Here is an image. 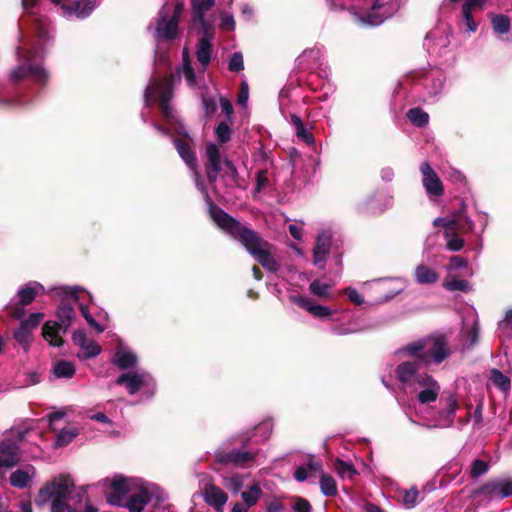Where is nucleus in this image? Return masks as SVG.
<instances>
[{"mask_svg":"<svg viewBox=\"0 0 512 512\" xmlns=\"http://www.w3.org/2000/svg\"><path fill=\"white\" fill-rule=\"evenodd\" d=\"M108 503L127 508L129 512H142L148 503L154 506L167 500L166 492L158 485L140 478L115 475L110 481Z\"/></svg>","mask_w":512,"mask_h":512,"instance_id":"20e7f679","label":"nucleus"},{"mask_svg":"<svg viewBox=\"0 0 512 512\" xmlns=\"http://www.w3.org/2000/svg\"><path fill=\"white\" fill-rule=\"evenodd\" d=\"M272 432V424L270 422H262L255 428V437H259L255 441L259 443L265 442Z\"/></svg>","mask_w":512,"mask_h":512,"instance_id":"8fccbe9b","label":"nucleus"},{"mask_svg":"<svg viewBox=\"0 0 512 512\" xmlns=\"http://www.w3.org/2000/svg\"><path fill=\"white\" fill-rule=\"evenodd\" d=\"M177 74L179 77L185 78V80L190 88L196 87V85H197L196 74H195L193 67L191 66L189 53H188L187 49H184V51H183L182 64L177 69Z\"/></svg>","mask_w":512,"mask_h":512,"instance_id":"c85d7f7f","label":"nucleus"},{"mask_svg":"<svg viewBox=\"0 0 512 512\" xmlns=\"http://www.w3.org/2000/svg\"><path fill=\"white\" fill-rule=\"evenodd\" d=\"M420 172L423 177V187L425 188L427 194L435 197L443 195V185L439 177L437 176V174L435 173V171L432 169L428 162L421 163Z\"/></svg>","mask_w":512,"mask_h":512,"instance_id":"412c9836","label":"nucleus"},{"mask_svg":"<svg viewBox=\"0 0 512 512\" xmlns=\"http://www.w3.org/2000/svg\"><path fill=\"white\" fill-rule=\"evenodd\" d=\"M490 381L493 383L495 387H497L503 393H508L510 390V379L506 375H504L498 369H492L490 372Z\"/></svg>","mask_w":512,"mask_h":512,"instance_id":"58836bf2","label":"nucleus"},{"mask_svg":"<svg viewBox=\"0 0 512 512\" xmlns=\"http://www.w3.org/2000/svg\"><path fill=\"white\" fill-rule=\"evenodd\" d=\"M201 32L203 36L197 43L196 58L205 70L211 61L213 28H201Z\"/></svg>","mask_w":512,"mask_h":512,"instance_id":"4be33fe9","label":"nucleus"},{"mask_svg":"<svg viewBox=\"0 0 512 512\" xmlns=\"http://www.w3.org/2000/svg\"><path fill=\"white\" fill-rule=\"evenodd\" d=\"M293 510L295 512H311L312 507L308 500L299 497L293 505Z\"/></svg>","mask_w":512,"mask_h":512,"instance_id":"69168bd1","label":"nucleus"},{"mask_svg":"<svg viewBox=\"0 0 512 512\" xmlns=\"http://www.w3.org/2000/svg\"><path fill=\"white\" fill-rule=\"evenodd\" d=\"M74 482L70 475H59L50 482H47L38 493L36 503L43 505L51 502V512H69L71 509L64 502L65 499L70 497L74 490Z\"/></svg>","mask_w":512,"mask_h":512,"instance_id":"9b49d317","label":"nucleus"},{"mask_svg":"<svg viewBox=\"0 0 512 512\" xmlns=\"http://www.w3.org/2000/svg\"><path fill=\"white\" fill-rule=\"evenodd\" d=\"M289 123L293 126L298 139L307 145H314L315 138L312 133L305 127L302 119L296 114H290Z\"/></svg>","mask_w":512,"mask_h":512,"instance_id":"c756f323","label":"nucleus"},{"mask_svg":"<svg viewBox=\"0 0 512 512\" xmlns=\"http://www.w3.org/2000/svg\"><path fill=\"white\" fill-rule=\"evenodd\" d=\"M190 2L193 23L200 28H212L205 14L215 6V0H190Z\"/></svg>","mask_w":512,"mask_h":512,"instance_id":"b1692460","label":"nucleus"},{"mask_svg":"<svg viewBox=\"0 0 512 512\" xmlns=\"http://www.w3.org/2000/svg\"><path fill=\"white\" fill-rule=\"evenodd\" d=\"M89 339H87L86 333L83 330H76L72 335V341L75 345L82 348Z\"/></svg>","mask_w":512,"mask_h":512,"instance_id":"774afa93","label":"nucleus"},{"mask_svg":"<svg viewBox=\"0 0 512 512\" xmlns=\"http://www.w3.org/2000/svg\"><path fill=\"white\" fill-rule=\"evenodd\" d=\"M331 286L319 279L313 280L309 285V291L311 294L318 298L331 299L332 295L330 292Z\"/></svg>","mask_w":512,"mask_h":512,"instance_id":"ea45409f","label":"nucleus"},{"mask_svg":"<svg viewBox=\"0 0 512 512\" xmlns=\"http://www.w3.org/2000/svg\"><path fill=\"white\" fill-rule=\"evenodd\" d=\"M330 9H344L347 6V0H327ZM349 7L358 21L367 26H379L391 13L387 11L383 0H351Z\"/></svg>","mask_w":512,"mask_h":512,"instance_id":"1a4fd4ad","label":"nucleus"},{"mask_svg":"<svg viewBox=\"0 0 512 512\" xmlns=\"http://www.w3.org/2000/svg\"><path fill=\"white\" fill-rule=\"evenodd\" d=\"M408 120L417 127H425L429 122V115L423 109L416 107L408 110Z\"/></svg>","mask_w":512,"mask_h":512,"instance_id":"4c0bfd02","label":"nucleus"},{"mask_svg":"<svg viewBox=\"0 0 512 512\" xmlns=\"http://www.w3.org/2000/svg\"><path fill=\"white\" fill-rule=\"evenodd\" d=\"M321 493L326 497H334L338 493L336 480L327 473H322L319 479Z\"/></svg>","mask_w":512,"mask_h":512,"instance_id":"72a5a7b5","label":"nucleus"},{"mask_svg":"<svg viewBox=\"0 0 512 512\" xmlns=\"http://www.w3.org/2000/svg\"><path fill=\"white\" fill-rule=\"evenodd\" d=\"M468 262L464 257L461 256H453L450 258L448 270H459L467 267Z\"/></svg>","mask_w":512,"mask_h":512,"instance_id":"680f3d73","label":"nucleus"},{"mask_svg":"<svg viewBox=\"0 0 512 512\" xmlns=\"http://www.w3.org/2000/svg\"><path fill=\"white\" fill-rule=\"evenodd\" d=\"M478 494L489 501L510 497L512 496V477L491 479L479 489Z\"/></svg>","mask_w":512,"mask_h":512,"instance_id":"dca6fc26","label":"nucleus"},{"mask_svg":"<svg viewBox=\"0 0 512 512\" xmlns=\"http://www.w3.org/2000/svg\"><path fill=\"white\" fill-rule=\"evenodd\" d=\"M79 435L76 427H68L62 429L56 436L55 447H64L71 443Z\"/></svg>","mask_w":512,"mask_h":512,"instance_id":"e433bc0d","label":"nucleus"},{"mask_svg":"<svg viewBox=\"0 0 512 512\" xmlns=\"http://www.w3.org/2000/svg\"><path fill=\"white\" fill-rule=\"evenodd\" d=\"M20 460L19 446L10 441L4 440L0 444V468H11Z\"/></svg>","mask_w":512,"mask_h":512,"instance_id":"393cba45","label":"nucleus"},{"mask_svg":"<svg viewBox=\"0 0 512 512\" xmlns=\"http://www.w3.org/2000/svg\"><path fill=\"white\" fill-rule=\"evenodd\" d=\"M37 30V43H26L16 47L18 64L10 71L9 78L12 82L28 79L31 82L44 87L49 81V72L43 66L45 51L43 45L51 38V32L43 20L35 18Z\"/></svg>","mask_w":512,"mask_h":512,"instance_id":"39448f33","label":"nucleus"},{"mask_svg":"<svg viewBox=\"0 0 512 512\" xmlns=\"http://www.w3.org/2000/svg\"><path fill=\"white\" fill-rule=\"evenodd\" d=\"M36 471L33 466H28L24 469H17L13 471L9 477L11 486L17 489H24L29 486L32 479L35 477Z\"/></svg>","mask_w":512,"mask_h":512,"instance_id":"cd10ccee","label":"nucleus"},{"mask_svg":"<svg viewBox=\"0 0 512 512\" xmlns=\"http://www.w3.org/2000/svg\"><path fill=\"white\" fill-rule=\"evenodd\" d=\"M81 349L85 359L96 357L101 353V347L93 340H88Z\"/></svg>","mask_w":512,"mask_h":512,"instance_id":"864d4df0","label":"nucleus"},{"mask_svg":"<svg viewBox=\"0 0 512 512\" xmlns=\"http://www.w3.org/2000/svg\"><path fill=\"white\" fill-rule=\"evenodd\" d=\"M13 337L25 352L29 351L32 341V331L28 330L22 325H19V327L13 333Z\"/></svg>","mask_w":512,"mask_h":512,"instance_id":"a19ab883","label":"nucleus"},{"mask_svg":"<svg viewBox=\"0 0 512 512\" xmlns=\"http://www.w3.org/2000/svg\"><path fill=\"white\" fill-rule=\"evenodd\" d=\"M446 225L463 234L473 232L475 228L474 222L466 214V207L463 203L461 208L453 214L451 221L446 222Z\"/></svg>","mask_w":512,"mask_h":512,"instance_id":"a878e982","label":"nucleus"},{"mask_svg":"<svg viewBox=\"0 0 512 512\" xmlns=\"http://www.w3.org/2000/svg\"><path fill=\"white\" fill-rule=\"evenodd\" d=\"M419 496V492L417 488H411L409 490H405L402 502L406 508H412L417 504V499Z\"/></svg>","mask_w":512,"mask_h":512,"instance_id":"4d7b16f0","label":"nucleus"},{"mask_svg":"<svg viewBox=\"0 0 512 512\" xmlns=\"http://www.w3.org/2000/svg\"><path fill=\"white\" fill-rule=\"evenodd\" d=\"M44 291V286L36 281H30L21 288H19L17 292L18 303H10L7 306L8 313L10 314V316L15 319H21L25 314L23 306L32 303L35 297L38 294L43 293Z\"/></svg>","mask_w":512,"mask_h":512,"instance_id":"2eb2a0df","label":"nucleus"},{"mask_svg":"<svg viewBox=\"0 0 512 512\" xmlns=\"http://www.w3.org/2000/svg\"><path fill=\"white\" fill-rule=\"evenodd\" d=\"M202 105L206 116H212L217 110V101L214 97H203Z\"/></svg>","mask_w":512,"mask_h":512,"instance_id":"052dcab7","label":"nucleus"},{"mask_svg":"<svg viewBox=\"0 0 512 512\" xmlns=\"http://www.w3.org/2000/svg\"><path fill=\"white\" fill-rule=\"evenodd\" d=\"M224 165L226 167L225 176L231 181L233 185L241 186L238 171L235 165L230 160H225Z\"/></svg>","mask_w":512,"mask_h":512,"instance_id":"13d9d810","label":"nucleus"},{"mask_svg":"<svg viewBox=\"0 0 512 512\" xmlns=\"http://www.w3.org/2000/svg\"><path fill=\"white\" fill-rule=\"evenodd\" d=\"M173 142L175 144V148L178 151L180 157L183 159V161L186 163V165L193 171L194 181H195L197 190L202 194L203 198L205 199V195H204L203 191L199 188V185H202V187L204 188V190L206 191L208 196L212 199L203 180L200 178V176L198 175V173L196 171L197 160H196L195 154L190 146V143L186 140H180L177 138H174Z\"/></svg>","mask_w":512,"mask_h":512,"instance_id":"6ab92c4d","label":"nucleus"},{"mask_svg":"<svg viewBox=\"0 0 512 512\" xmlns=\"http://www.w3.org/2000/svg\"><path fill=\"white\" fill-rule=\"evenodd\" d=\"M269 177L268 170L261 169L256 174V187L255 192L260 193L262 190L266 189L269 186Z\"/></svg>","mask_w":512,"mask_h":512,"instance_id":"6e6d98bb","label":"nucleus"},{"mask_svg":"<svg viewBox=\"0 0 512 512\" xmlns=\"http://www.w3.org/2000/svg\"><path fill=\"white\" fill-rule=\"evenodd\" d=\"M489 470V464L481 459H475L471 463L470 475L472 478H478L486 474Z\"/></svg>","mask_w":512,"mask_h":512,"instance_id":"3c124183","label":"nucleus"},{"mask_svg":"<svg viewBox=\"0 0 512 512\" xmlns=\"http://www.w3.org/2000/svg\"><path fill=\"white\" fill-rule=\"evenodd\" d=\"M491 22L494 32L499 35L506 34L510 30V20L505 15H496L492 18Z\"/></svg>","mask_w":512,"mask_h":512,"instance_id":"de8ad7c7","label":"nucleus"},{"mask_svg":"<svg viewBox=\"0 0 512 512\" xmlns=\"http://www.w3.org/2000/svg\"><path fill=\"white\" fill-rule=\"evenodd\" d=\"M43 318H44L43 313L34 312V313H31L27 319L22 321L20 325H22L23 327H25L28 330L33 332V330H35L39 326V324L43 320Z\"/></svg>","mask_w":512,"mask_h":512,"instance_id":"603ef678","label":"nucleus"},{"mask_svg":"<svg viewBox=\"0 0 512 512\" xmlns=\"http://www.w3.org/2000/svg\"><path fill=\"white\" fill-rule=\"evenodd\" d=\"M428 374L421 368L419 361H403L395 368V377L406 394Z\"/></svg>","mask_w":512,"mask_h":512,"instance_id":"4468645a","label":"nucleus"},{"mask_svg":"<svg viewBox=\"0 0 512 512\" xmlns=\"http://www.w3.org/2000/svg\"><path fill=\"white\" fill-rule=\"evenodd\" d=\"M113 362L121 369H129L136 365L137 356L131 350L120 348L116 351Z\"/></svg>","mask_w":512,"mask_h":512,"instance_id":"473e14b6","label":"nucleus"},{"mask_svg":"<svg viewBox=\"0 0 512 512\" xmlns=\"http://www.w3.org/2000/svg\"><path fill=\"white\" fill-rule=\"evenodd\" d=\"M323 56V50L315 47L305 50L301 56L298 57L300 65H303L306 69H314L317 65L320 66V60Z\"/></svg>","mask_w":512,"mask_h":512,"instance_id":"2f4dec72","label":"nucleus"},{"mask_svg":"<svg viewBox=\"0 0 512 512\" xmlns=\"http://www.w3.org/2000/svg\"><path fill=\"white\" fill-rule=\"evenodd\" d=\"M376 195L371 196L369 199L364 201L358 206V209L363 212H371L378 213L383 212L385 209L389 208L392 205V197L389 196L386 200L384 207H379L374 204Z\"/></svg>","mask_w":512,"mask_h":512,"instance_id":"37998d69","label":"nucleus"},{"mask_svg":"<svg viewBox=\"0 0 512 512\" xmlns=\"http://www.w3.org/2000/svg\"><path fill=\"white\" fill-rule=\"evenodd\" d=\"M414 277L415 281L422 285L434 284L439 280V274L425 264H419L416 266Z\"/></svg>","mask_w":512,"mask_h":512,"instance_id":"7c9ffc66","label":"nucleus"},{"mask_svg":"<svg viewBox=\"0 0 512 512\" xmlns=\"http://www.w3.org/2000/svg\"><path fill=\"white\" fill-rule=\"evenodd\" d=\"M228 68L232 72H240L244 69L243 55L241 52H234L231 55Z\"/></svg>","mask_w":512,"mask_h":512,"instance_id":"5fc2aeb1","label":"nucleus"},{"mask_svg":"<svg viewBox=\"0 0 512 512\" xmlns=\"http://www.w3.org/2000/svg\"><path fill=\"white\" fill-rule=\"evenodd\" d=\"M101 0H72L61 5V10L67 19L83 20L89 17Z\"/></svg>","mask_w":512,"mask_h":512,"instance_id":"f3484780","label":"nucleus"},{"mask_svg":"<svg viewBox=\"0 0 512 512\" xmlns=\"http://www.w3.org/2000/svg\"><path fill=\"white\" fill-rule=\"evenodd\" d=\"M250 439H247L241 448H234L228 452L217 451L215 459L221 464H232L237 467H248L255 462L259 450L249 446Z\"/></svg>","mask_w":512,"mask_h":512,"instance_id":"ddd939ff","label":"nucleus"},{"mask_svg":"<svg viewBox=\"0 0 512 512\" xmlns=\"http://www.w3.org/2000/svg\"><path fill=\"white\" fill-rule=\"evenodd\" d=\"M446 240V248L450 251H460L464 246V240L458 235V232L452 230L447 226L446 232H444Z\"/></svg>","mask_w":512,"mask_h":512,"instance_id":"f704fd0d","label":"nucleus"},{"mask_svg":"<svg viewBox=\"0 0 512 512\" xmlns=\"http://www.w3.org/2000/svg\"><path fill=\"white\" fill-rule=\"evenodd\" d=\"M53 372L57 378H71L75 374V367L69 361H60L54 365Z\"/></svg>","mask_w":512,"mask_h":512,"instance_id":"c03bdc74","label":"nucleus"},{"mask_svg":"<svg viewBox=\"0 0 512 512\" xmlns=\"http://www.w3.org/2000/svg\"><path fill=\"white\" fill-rule=\"evenodd\" d=\"M407 394L414 395L419 404L427 406L439 399L438 408L431 419L432 423H420L408 411H405L410 423L425 428H449L453 426L459 407L457 395L452 391L441 393V386L432 375H424V378Z\"/></svg>","mask_w":512,"mask_h":512,"instance_id":"7ed1b4c3","label":"nucleus"},{"mask_svg":"<svg viewBox=\"0 0 512 512\" xmlns=\"http://www.w3.org/2000/svg\"><path fill=\"white\" fill-rule=\"evenodd\" d=\"M223 485L232 493L237 494L243 488L242 476L236 474L229 477H225L223 480Z\"/></svg>","mask_w":512,"mask_h":512,"instance_id":"09e8293b","label":"nucleus"},{"mask_svg":"<svg viewBox=\"0 0 512 512\" xmlns=\"http://www.w3.org/2000/svg\"><path fill=\"white\" fill-rule=\"evenodd\" d=\"M334 469L342 479H353L357 474V470L351 463L337 459L334 463Z\"/></svg>","mask_w":512,"mask_h":512,"instance_id":"79ce46f5","label":"nucleus"},{"mask_svg":"<svg viewBox=\"0 0 512 512\" xmlns=\"http://www.w3.org/2000/svg\"><path fill=\"white\" fill-rule=\"evenodd\" d=\"M173 85V75L165 76L162 79L153 76L144 91L145 106L150 107L153 102L157 101L165 120L170 125L176 121L175 110L171 104Z\"/></svg>","mask_w":512,"mask_h":512,"instance_id":"9d476101","label":"nucleus"},{"mask_svg":"<svg viewBox=\"0 0 512 512\" xmlns=\"http://www.w3.org/2000/svg\"><path fill=\"white\" fill-rule=\"evenodd\" d=\"M202 495L205 502L217 511H221L228 500L226 493L221 488L212 484L204 488Z\"/></svg>","mask_w":512,"mask_h":512,"instance_id":"bb28decb","label":"nucleus"},{"mask_svg":"<svg viewBox=\"0 0 512 512\" xmlns=\"http://www.w3.org/2000/svg\"><path fill=\"white\" fill-rule=\"evenodd\" d=\"M290 300L298 307L308 312L312 317L319 321L330 323L328 331L333 335L344 336L364 330V327L360 325L356 319H350L347 322L339 323L342 320V317L337 309H332L329 306L318 304L312 298L300 295H291Z\"/></svg>","mask_w":512,"mask_h":512,"instance_id":"0eeeda50","label":"nucleus"},{"mask_svg":"<svg viewBox=\"0 0 512 512\" xmlns=\"http://www.w3.org/2000/svg\"><path fill=\"white\" fill-rule=\"evenodd\" d=\"M219 101H220V106H221L222 112L227 117L226 121H229L231 123L232 122V114H233V107H232L231 102L225 97H220Z\"/></svg>","mask_w":512,"mask_h":512,"instance_id":"0e129e2a","label":"nucleus"},{"mask_svg":"<svg viewBox=\"0 0 512 512\" xmlns=\"http://www.w3.org/2000/svg\"><path fill=\"white\" fill-rule=\"evenodd\" d=\"M262 489L259 484H253L241 493V498L247 507L254 506L262 496Z\"/></svg>","mask_w":512,"mask_h":512,"instance_id":"c9c22d12","label":"nucleus"},{"mask_svg":"<svg viewBox=\"0 0 512 512\" xmlns=\"http://www.w3.org/2000/svg\"><path fill=\"white\" fill-rule=\"evenodd\" d=\"M345 293L349 300L356 305H361L364 302L363 297L359 294V292L351 287L345 289Z\"/></svg>","mask_w":512,"mask_h":512,"instance_id":"338daca9","label":"nucleus"},{"mask_svg":"<svg viewBox=\"0 0 512 512\" xmlns=\"http://www.w3.org/2000/svg\"><path fill=\"white\" fill-rule=\"evenodd\" d=\"M184 11V4L176 2L175 4L165 3L159 10L154 24H150L147 29L152 31L153 38L156 42L155 47V64L166 65L168 57L162 49V43L170 42L178 37L179 19Z\"/></svg>","mask_w":512,"mask_h":512,"instance_id":"423d86ee","label":"nucleus"},{"mask_svg":"<svg viewBox=\"0 0 512 512\" xmlns=\"http://www.w3.org/2000/svg\"><path fill=\"white\" fill-rule=\"evenodd\" d=\"M249 98V87L246 81L241 82L240 91L238 94V104L246 106Z\"/></svg>","mask_w":512,"mask_h":512,"instance_id":"e2e57ef3","label":"nucleus"},{"mask_svg":"<svg viewBox=\"0 0 512 512\" xmlns=\"http://www.w3.org/2000/svg\"><path fill=\"white\" fill-rule=\"evenodd\" d=\"M401 353L428 367L441 364L452 354V349L445 335L435 333L408 343L397 351V354Z\"/></svg>","mask_w":512,"mask_h":512,"instance_id":"6e6552de","label":"nucleus"},{"mask_svg":"<svg viewBox=\"0 0 512 512\" xmlns=\"http://www.w3.org/2000/svg\"><path fill=\"white\" fill-rule=\"evenodd\" d=\"M235 20L232 14L222 12L220 14V28L225 31H233L235 29Z\"/></svg>","mask_w":512,"mask_h":512,"instance_id":"bf43d9fd","label":"nucleus"},{"mask_svg":"<svg viewBox=\"0 0 512 512\" xmlns=\"http://www.w3.org/2000/svg\"><path fill=\"white\" fill-rule=\"evenodd\" d=\"M116 383L125 386L130 395L141 393L147 399L156 391L154 378L144 370L123 373L116 379Z\"/></svg>","mask_w":512,"mask_h":512,"instance_id":"f8f14e48","label":"nucleus"},{"mask_svg":"<svg viewBox=\"0 0 512 512\" xmlns=\"http://www.w3.org/2000/svg\"><path fill=\"white\" fill-rule=\"evenodd\" d=\"M443 287L449 291H462V292H468L471 288L470 283L467 280L464 279H458V278H451L446 279L443 282Z\"/></svg>","mask_w":512,"mask_h":512,"instance_id":"a18cd8bd","label":"nucleus"},{"mask_svg":"<svg viewBox=\"0 0 512 512\" xmlns=\"http://www.w3.org/2000/svg\"><path fill=\"white\" fill-rule=\"evenodd\" d=\"M231 125L232 122L230 123L229 121H221L216 126L215 135L220 143L224 144L230 140L232 133Z\"/></svg>","mask_w":512,"mask_h":512,"instance_id":"49530a36","label":"nucleus"},{"mask_svg":"<svg viewBox=\"0 0 512 512\" xmlns=\"http://www.w3.org/2000/svg\"><path fill=\"white\" fill-rule=\"evenodd\" d=\"M331 246V235L328 232H322L318 235L315 247L313 249V264L319 268L324 269L326 265L327 256Z\"/></svg>","mask_w":512,"mask_h":512,"instance_id":"5701e85b","label":"nucleus"},{"mask_svg":"<svg viewBox=\"0 0 512 512\" xmlns=\"http://www.w3.org/2000/svg\"><path fill=\"white\" fill-rule=\"evenodd\" d=\"M445 82L444 73L437 68L421 73L419 83L423 86L430 101H435L441 93Z\"/></svg>","mask_w":512,"mask_h":512,"instance_id":"a211bd4d","label":"nucleus"},{"mask_svg":"<svg viewBox=\"0 0 512 512\" xmlns=\"http://www.w3.org/2000/svg\"><path fill=\"white\" fill-rule=\"evenodd\" d=\"M48 293L62 299L56 311L58 321H47L42 328V336L50 346L61 347L63 345L64 341L62 335L66 334L75 318L74 307L71 303L66 302V300H72L74 303H78L82 316L96 332L102 333L105 330V327L99 324L89 313L88 306L85 302H80V293H85L87 299L89 301L92 300L91 294L86 292L83 288L79 286H59L50 289Z\"/></svg>","mask_w":512,"mask_h":512,"instance_id":"f257e3e1","label":"nucleus"},{"mask_svg":"<svg viewBox=\"0 0 512 512\" xmlns=\"http://www.w3.org/2000/svg\"><path fill=\"white\" fill-rule=\"evenodd\" d=\"M199 188L205 195L208 212L214 223L231 237L239 240L264 269L269 272L278 271L280 264L271 254V245L262 240L254 230L242 225L215 205L213 199L208 196L202 185H199Z\"/></svg>","mask_w":512,"mask_h":512,"instance_id":"f03ea898","label":"nucleus"},{"mask_svg":"<svg viewBox=\"0 0 512 512\" xmlns=\"http://www.w3.org/2000/svg\"><path fill=\"white\" fill-rule=\"evenodd\" d=\"M207 163H206V173L208 182L213 186V191L216 195L219 192L216 190L214 184L218 178V174L222 169V153L220 148L212 142H209L206 145L205 149Z\"/></svg>","mask_w":512,"mask_h":512,"instance_id":"aec40b11","label":"nucleus"}]
</instances>
